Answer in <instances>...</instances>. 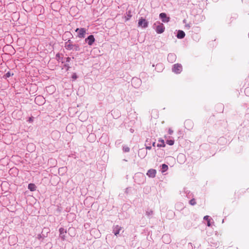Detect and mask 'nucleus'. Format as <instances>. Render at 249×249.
I'll use <instances>...</instances> for the list:
<instances>
[{"mask_svg":"<svg viewBox=\"0 0 249 249\" xmlns=\"http://www.w3.org/2000/svg\"><path fill=\"white\" fill-rule=\"evenodd\" d=\"M159 142H160V144H158V146L159 147H165V144L164 141L163 140H160Z\"/></svg>","mask_w":249,"mask_h":249,"instance_id":"ddd939ff","label":"nucleus"},{"mask_svg":"<svg viewBox=\"0 0 249 249\" xmlns=\"http://www.w3.org/2000/svg\"><path fill=\"white\" fill-rule=\"evenodd\" d=\"M28 188L31 191L33 192L35 191L36 187L34 184L30 183L28 185Z\"/></svg>","mask_w":249,"mask_h":249,"instance_id":"9b49d317","label":"nucleus"},{"mask_svg":"<svg viewBox=\"0 0 249 249\" xmlns=\"http://www.w3.org/2000/svg\"><path fill=\"white\" fill-rule=\"evenodd\" d=\"M121 227L119 226H116L114 229V234L117 235L119 234L120 231L121 230Z\"/></svg>","mask_w":249,"mask_h":249,"instance_id":"9d476101","label":"nucleus"},{"mask_svg":"<svg viewBox=\"0 0 249 249\" xmlns=\"http://www.w3.org/2000/svg\"><path fill=\"white\" fill-rule=\"evenodd\" d=\"M86 42H87L88 45H92L93 43L95 41V38L94 37V36L90 35L88 37H87L85 39Z\"/></svg>","mask_w":249,"mask_h":249,"instance_id":"39448f33","label":"nucleus"},{"mask_svg":"<svg viewBox=\"0 0 249 249\" xmlns=\"http://www.w3.org/2000/svg\"><path fill=\"white\" fill-rule=\"evenodd\" d=\"M75 31L78 34L79 38H84L86 35V29L84 28H77Z\"/></svg>","mask_w":249,"mask_h":249,"instance_id":"f257e3e1","label":"nucleus"},{"mask_svg":"<svg viewBox=\"0 0 249 249\" xmlns=\"http://www.w3.org/2000/svg\"><path fill=\"white\" fill-rule=\"evenodd\" d=\"M156 174V170L150 169L147 171L146 175L147 176H148L150 178H154L155 177Z\"/></svg>","mask_w":249,"mask_h":249,"instance_id":"0eeeda50","label":"nucleus"},{"mask_svg":"<svg viewBox=\"0 0 249 249\" xmlns=\"http://www.w3.org/2000/svg\"><path fill=\"white\" fill-rule=\"evenodd\" d=\"M160 17L164 22H168L169 21V18L167 17V15L165 13H161Z\"/></svg>","mask_w":249,"mask_h":249,"instance_id":"423d86ee","label":"nucleus"},{"mask_svg":"<svg viewBox=\"0 0 249 249\" xmlns=\"http://www.w3.org/2000/svg\"><path fill=\"white\" fill-rule=\"evenodd\" d=\"M196 200L195 199H192L190 200V204L192 205H194L196 204Z\"/></svg>","mask_w":249,"mask_h":249,"instance_id":"a211bd4d","label":"nucleus"},{"mask_svg":"<svg viewBox=\"0 0 249 249\" xmlns=\"http://www.w3.org/2000/svg\"><path fill=\"white\" fill-rule=\"evenodd\" d=\"M138 26L142 28H146L148 26V22L145 19L141 18L139 19Z\"/></svg>","mask_w":249,"mask_h":249,"instance_id":"f03ea898","label":"nucleus"},{"mask_svg":"<svg viewBox=\"0 0 249 249\" xmlns=\"http://www.w3.org/2000/svg\"><path fill=\"white\" fill-rule=\"evenodd\" d=\"M173 130H171V129H169V130H168V132H169V134H172V133H173Z\"/></svg>","mask_w":249,"mask_h":249,"instance_id":"4be33fe9","label":"nucleus"},{"mask_svg":"<svg viewBox=\"0 0 249 249\" xmlns=\"http://www.w3.org/2000/svg\"><path fill=\"white\" fill-rule=\"evenodd\" d=\"M185 33L182 30H179L178 32L177 37L178 38H182L185 36Z\"/></svg>","mask_w":249,"mask_h":249,"instance_id":"1a4fd4ad","label":"nucleus"},{"mask_svg":"<svg viewBox=\"0 0 249 249\" xmlns=\"http://www.w3.org/2000/svg\"><path fill=\"white\" fill-rule=\"evenodd\" d=\"M182 71V67L180 64H179V63H176L174 65L173 68V71H174L175 73H180Z\"/></svg>","mask_w":249,"mask_h":249,"instance_id":"7ed1b4c3","label":"nucleus"},{"mask_svg":"<svg viewBox=\"0 0 249 249\" xmlns=\"http://www.w3.org/2000/svg\"><path fill=\"white\" fill-rule=\"evenodd\" d=\"M204 219L207 220V226L209 227L211 226L210 219H209V216H204Z\"/></svg>","mask_w":249,"mask_h":249,"instance_id":"dca6fc26","label":"nucleus"},{"mask_svg":"<svg viewBox=\"0 0 249 249\" xmlns=\"http://www.w3.org/2000/svg\"><path fill=\"white\" fill-rule=\"evenodd\" d=\"M146 148L150 149L151 148V147H147Z\"/></svg>","mask_w":249,"mask_h":249,"instance_id":"b1692460","label":"nucleus"},{"mask_svg":"<svg viewBox=\"0 0 249 249\" xmlns=\"http://www.w3.org/2000/svg\"><path fill=\"white\" fill-rule=\"evenodd\" d=\"M38 100H41L43 101L44 99L42 98V96H37L35 98V101L37 102Z\"/></svg>","mask_w":249,"mask_h":249,"instance_id":"f3484780","label":"nucleus"},{"mask_svg":"<svg viewBox=\"0 0 249 249\" xmlns=\"http://www.w3.org/2000/svg\"><path fill=\"white\" fill-rule=\"evenodd\" d=\"M59 232H60V237H61V239L63 240H65V234L67 232L66 230L64 228H60L59 229Z\"/></svg>","mask_w":249,"mask_h":249,"instance_id":"6e6552de","label":"nucleus"},{"mask_svg":"<svg viewBox=\"0 0 249 249\" xmlns=\"http://www.w3.org/2000/svg\"><path fill=\"white\" fill-rule=\"evenodd\" d=\"M166 143L169 145H173L175 143V141L173 140H168L166 141Z\"/></svg>","mask_w":249,"mask_h":249,"instance_id":"4468645a","label":"nucleus"},{"mask_svg":"<svg viewBox=\"0 0 249 249\" xmlns=\"http://www.w3.org/2000/svg\"><path fill=\"white\" fill-rule=\"evenodd\" d=\"M6 76L7 77H10L11 76V74L9 72H8L6 74Z\"/></svg>","mask_w":249,"mask_h":249,"instance_id":"412c9836","label":"nucleus"},{"mask_svg":"<svg viewBox=\"0 0 249 249\" xmlns=\"http://www.w3.org/2000/svg\"><path fill=\"white\" fill-rule=\"evenodd\" d=\"M162 172H165L168 169V165L165 164H162L161 165Z\"/></svg>","mask_w":249,"mask_h":249,"instance_id":"2eb2a0df","label":"nucleus"},{"mask_svg":"<svg viewBox=\"0 0 249 249\" xmlns=\"http://www.w3.org/2000/svg\"><path fill=\"white\" fill-rule=\"evenodd\" d=\"M165 27L161 23H159V25L156 27V30L158 34H161L163 33Z\"/></svg>","mask_w":249,"mask_h":249,"instance_id":"20e7f679","label":"nucleus"},{"mask_svg":"<svg viewBox=\"0 0 249 249\" xmlns=\"http://www.w3.org/2000/svg\"><path fill=\"white\" fill-rule=\"evenodd\" d=\"M124 151L125 152H128L129 151V147H125L124 148Z\"/></svg>","mask_w":249,"mask_h":249,"instance_id":"aec40b11","label":"nucleus"},{"mask_svg":"<svg viewBox=\"0 0 249 249\" xmlns=\"http://www.w3.org/2000/svg\"><path fill=\"white\" fill-rule=\"evenodd\" d=\"M247 90H249V89H247Z\"/></svg>","mask_w":249,"mask_h":249,"instance_id":"393cba45","label":"nucleus"},{"mask_svg":"<svg viewBox=\"0 0 249 249\" xmlns=\"http://www.w3.org/2000/svg\"><path fill=\"white\" fill-rule=\"evenodd\" d=\"M72 78L73 79H76L77 78V76L76 73H73L71 76Z\"/></svg>","mask_w":249,"mask_h":249,"instance_id":"6ab92c4d","label":"nucleus"},{"mask_svg":"<svg viewBox=\"0 0 249 249\" xmlns=\"http://www.w3.org/2000/svg\"><path fill=\"white\" fill-rule=\"evenodd\" d=\"M65 47L68 50H71L73 48V46L71 44L70 41L66 43Z\"/></svg>","mask_w":249,"mask_h":249,"instance_id":"f8f14e48","label":"nucleus"},{"mask_svg":"<svg viewBox=\"0 0 249 249\" xmlns=\"http://www.w3.org/2000/svg\"><path fill=\"white\" fill-rule=\"evenodd\" d=\"M30 122H32L33 121V119L31 117L29 118V120Z\"/></svg>","mask_w":249,"mask_h":249,"instance_id":"5701e85b","label":"nucleus"}]
</instances>
